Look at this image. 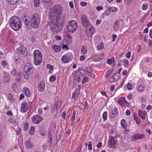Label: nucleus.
I'll return each mask as SVG.
<instances>
[{
    "label": "nucleus",
    "instance_id": "79ce46f5",
    "mask_svg": "<svg viewBox=\"0 0 152 152\" xmlns=\"http://www.w3.org/2000/svg\"><path fill=\"white\" fill-rule=\"evenodd\" d=\"M35 132V128L34 127L32 126L31 127L29 132V133L31 135H32Z\"/></svg>",
    "mask_w": 152,
    "mask_h": 152
},
{
    "label": "nucleus",
    "instance_id": "2f4dec72",
    "mask_svg": "<svg viewBox=\"0 0 152 152\" xmlns=\"http://www.w3.org/2000/svg\"><path fill=\"white\" fill-rule=\"evenodd\" d=\"M121 124L123 128L126 129L127 126V123L123 119L121 120Z\"/></svg>",
    "mask_w": 152,
    "mask_h": 152
},
{
    "label": "nucleus",
    "instance_id": "c85d7f7f",
    "mask_svg": "<svg viewBox=\"0 0 152 152\" xmlns=\"http://www.w3.org/2000/svg\"><path fill=\"white\" fill-rule=\"evenodd\" d=\"M146 87V86L144 85H140L138 88V91L140 92H143L145 90Z\"/></svg>",
    "mask_w": 152,
    "mask_h": 152
},
{
    "label": "nucleus",
    "instance_id": "a19ab883",
    "mask_svg": "<svg viewBox=\"0 0 152 152\" xmlns=\"http://www.w3.org/2000/svg\"><path fill=\"white\" fill-rule=\"evenodd\" d=\"M108 10H110V12H116L117 11V9L115 7H110L108 9Z\"/></svg>",
    "mask_w": 152,
    "mask_h": 152
},
{
    "label": "nucleus",
    "instance_id": "f704fd0d",
    "mask_svg": "<svg viewBox=\"0 0 152 152\" xmlns=\"http://www.w3.org/2000/svg\"><path fill=\"white\" fill-rule=\"evenodd\" d=\"M67 57L65 54L63 56L62 58V61L64 63H67L69 62V61L67 60Z\"/></svg>",
    "mask_w": 152,
    "mask_h": 152
},
{
    "label": "nucleus",
    "instance_id": "7ed1b4c3",
    "mask_svg": "<svg viewBox=\"0 0 152 152\" xmlns=\"http://www.w3.org/2000/svg\"><path fill=\"white\" fill-rule=\"evenodd\" d=\"M24 72L23 75L26 80H28L30 77L32 75L34 71L33 67L32 65L29 63H27L24 68Z\"/></svg>",
    "mask_w": 152,
    "mask_h": 152
},
{
    "label": "nucleus",
    "instance_id": "a18cd8bd",
    "mask_svg": "<svg viewBox=\"0 0 152 152\" xmlns=\"http://www.w3.org/2000/svg\"><path fill=\"white\" fill-rule=\"evenodd\" d=\"M148 4L145 3L144 4L142 5V9L143 10H145L147 9L148 8Z\"/></svg>",
    "mask_w": 152,
    "mask_h": 152
},
{
    "label": "nucleus",
    "instance_id": "e2e57ef3",
    "mask_svg": "<svg viewBox=\"0 0 152 152\" xmlns=\"http://www.w3.org/2000/svg\"><path fill=\"white\" fill-rule=\"evenodd\" d=\"M62 48L63 49H66L67 50L69 49L68 45H62Z\"/></svg>",
    "mask_w": 152,
    "mask_h": 152
},
{
    "label": "nucleus",
    "instance_id": "4d7b16f0",
    "mask_svg": "<svg viewBox=\"0 0 152 152\" xmlns=\"http://www.w3.org/2000/svg\"><path fill=\"white\" fill-rule=\"evenodd\" d=\"M86 57L85 56H80V60L81 61H83L85 59Z\"/></svg>",
    "mask_w": 152,
    "mask_h": 152
},
{
    "label": "nucleus",
    "instance_id": "f257e3e1",
    "mask_svg": "<svg viewBox=\"0 0 152 152\" xmlns=\"http://www.w3.org/2000/svg\"><path fill=\"white\" fill-rule=\"evenodd\" d=\"M62 8L61 6L55 5L49 14L46 26L53 32L57 33L63 29L65 19L61 18Z\"/></svg>",
    "mask_w": 152,
    "mask_h": 152
},
{
    "label": "nucleus",
    "instance_id": "9d476101",
    "mask_svg": "<svg viewBox=\"0 0 152 152\" xmlns=\"http://www.w3.org/2000/svg\"><path fill=\"white\" fill-rule=\"evenodd\" d=\"M145 138V135L143 133H136L132 137V140L133 141H137L138 140H142Z\"/></svg>",
    "mask_w": 152,
    "mask_h": 152
},
{
    "label": "nucleus",
    "instance_id": "8fccbe9b",
    "mask_svg": "<svg viewBox=\"0 0 152 152\" xmlns=\"http://www.w3.org/2000/svg\"><path fill=\"white\" fill-rule=\"evenodd\" d=\"M11 75L14 76L16 73V70L15 69H13L11 72Z\"/></svg>",
    "mask_w": 152,
    "mask_h": 152
},
{
    "label": "nucleus",
    "instance_id": "ea45409f",
    "mask_svg": "<svg viewBox=\"0 0 152 152\" xmlns=\"http://www.w3.org/2000/svg\"><path fill=\"white\" fill-rule=\"evenodd\" d=\"M46 67L48 68L49 69V72L50 73H52V72L51 71H52L53 69V66L51 65L48 64L47 65Z\"/></svg>",
    "mask_w": 152,
    "mask_h": 152
},
{
    "label": "nucleus",
    "instance_id": "1a4fd4ad",
    "mask_svg": "<svg viewBox=\"0 0 152 152\" xmlns=\"http://www.w3.org/2000/svg\"><path fill=\"white\" fill-rule=\"evenodd\" d=\"M116 144L115 137L113 136L109 137L107 143L108 146L110 148H115Z\"/></svg>",
    "mask_w": 152,
    "mask_h": 152
},
{
    "label": "nucleus",
    "instance_id": "5701e85b",
    "mask_svg": "<svg viewBox=\"0 0 152 152\" xmlns=\"http://www.w3.org/2000/svg\"><path fill=\"white\" fill-rule=\"evenodd\" d=\"M61 47L60 45H53L52 46V49L56 52H60L61 50Z\"/></svg>",
    "mask_w": 152,
    "mask_h": 152
},
{
    "label": "nucleus",
    "instance_id": "b1692460",
    "mask_svg": "<svg viewBox=\"0 0 152 152\" xmlns=\"http://www.w3.org/2000/svg\"><path fill=\"white\" fill-rule=\"evenodd\" d=\"M45 83L43 82H40L38 86V90L40 91H43L45 88Z\"/></svg>",
    "mask_w": 152,
    "mask_h": 152
},
{
    "label": "nucleus",
    "instance_id": "4468645a",
    "mask_svg": "<svg viewBox=\"0 0 152 152\" xmlns=\"http://www.w3.org/2000/svg\"><path fill=\"white\" fill-rule=\"evenodd\" d=\"M23 20L25 23L26 28L27 29L30 28L31 26L30 20L31 19L26 15H24L22 18Z\"/></svg>",
    "mask_w": 152,
    "mask_h": 152
},
{
    "label": "nucleus",
    "instance_id": "20e7f679",
    "mask_svg": "<svg viewBox=\"0 0 152 152\" xmlns=\"http://www.w3.org/2000/svg\"><path fill=\"white\" fill-rule=\"evenodd\" d=\"M33 56L34 57V64L36 66L39 65L41 63L42 59V55L41 52L38 50H36L34 52Z\"/></svg>",
    "mask_w": 152,
    "mask_h": 152
},
{
    "label": "nucleus",
    "instance_id": "6ab92c4d",
    "mask_svg": "<svg viewBox=\"0 0 152 152\" xmlns=\"http://www.w3.org/2000/svg\"><path fill=\"white\" fill-rule=\"evenodd\" d=\"M138 114L142 119L145 120L146 118L147 113L146 111L140 110L138 111Z\"/></svg>",
    "mask_w": 152,
    "mask_h": 152
},
{
    "label": "nucleus",
    "instance_id": "2eb2a0df",
    "mask_svg": "<svg viewBox=\"0 0 152 152\" xmlns=\"http://www.w3.org/2000/svg\"><path fill=\"white\" fill-rule=\"evenodd\" d=\"M121 75L120 73H116L114 74L112 77L110 78V82L113 83L118 81L120 79Z\"/></svg>",
    "mask_w": 152,
    "mask_h": 152
},
{
    "label": "nucleus",
    "instance_id": "ddd939ff",
    "mask_svg": "<svg viewBox=\"0 0 152 152\" xmlns=\"http://www.w3.org/2000/svg\"><path fill=\"white\" fill-rule=\"evenodd\" d=\"M118 103L123 107H127L129 106V104L126 100L124 97H122L118 100Z\"/></svg>",
    "mask_w": 152,
    "mask_h": 152
},
{
    "label": "nucleus",
    "instance_id": "e433bc0d",
    "mask_svg": "<svg viewBox=\"0 0 152 152\" xmlns=\"http://www.w3.org/2000/svg\"><path fill=\"white\" fill-rule=\"evenodd\" d=\"M56 79V77L54 75H53L49 78L50 81L51 82H54Z\"/></svg>",
    "mask_w": 152,
    "mask_h": 152
},
{
    "label": "nucleus",
    "instance_id": "58836bf2",
    "mask_svg": "<svg viewBox=\"0 0 152 152\" xmlns=\"http://www.w3.org/2000/svg\"><path fill=\"white\" fill-rule=\"evenodd\" d=\"M134 119L136 121V123L137 124H139L140 123V118L137 115H134Z\"/></svg>",
    "mask_w": 152,
    "mask_h": 152
},
{
    "label": "nucleus",
    "instance_id": "de8ad7c7",
    "mask_svg": "<svg viewBox=\"0 0 152 152\" xmlns=\"http://www.w3.org/2000/svg\"><path fill=\"white\" fill-rule=\"evenodd\" d=\"M79 72H80V74L81 75H83L84 74H85L86 73V70L83 69H80L79 70Z\"/></svg>",
    "mask_w": 152,
    "mask_h": 152
},
{
    "label": "nucleus",
    "instance_id": "dca6fc26",
    "mask_svg": "<svg viewBox=\"0 0 152 152\" xmlns=\"http://www.w3.org/2000/svg\"><path fill=\"white\" fill-rule=\"evenodd\" d=\"M28 104L27 102H23L21 103L20 107L21 112L22 113H26L28 110Z\"/></svg>",
    "mask_w": 152,
    "mask_h": 152
},
{
    "label": "nucleus",
    "instance_id": "052dcab7",
    "mask_svg": "<svg viewBox=\"0 0 152 152\" xmlns=\"http://www.w3.org/2000/svg\"><path fill=\"white\" fill-rule=\"evenodd\" d=\"M69 7L71 8H73L74 7V5L73 4V1H71L69 2Z\"/></svg>",
    "mask_w": 152,
    "mask_h": 152
},
{
    "label": "nucleus",
    "instance_id": "f3484780",
    "mask_svg": "<svg viewBox=\"0 0 152 152\" xmlns=\"http://www.w3.org/2000/svg\"><path fill=\"white\" fill-rule=\"evenodd\" d=\"M104 57V55L103 54H100L94 56L93 60L95 61H99L102 60Z\"/></svg>",
    "mask_w": 152,
    "mask_h": 152
},
{
    "label": "nucleus",
    "instance_id": "49530a36",
    "mask_svg": "<svg viewBox=\"0 0 152 152\" xmlns=\"http://www.w3.org/2000/svg\"><path fill=\"white\" fill-rule=\"evenodd\" d=\"M34 2L35 6L36 7H38L39 4V0H34Z\"/></svg>",
    "mask_w": 152,
    "mask_h": 152
},
{
    "label": "nucleus",
    "instance_id": "bb28decb",
    "mask_svg": "<svg viewBox=\"0 0 152 152\" xmlns=\"http://www.w3.org/2000/svg\"><path fill=\"white\" fill-rule=\"evenodd\" d=\"M81 52L83 54H86L87 52V46L85 45H82L81 48Z\"/></svg>",
    "mask_w": 152,
    "mask_h": 152
},
{
    "label": "nucleus",
    "instance_id": "a211bd4d",
    "mask_svg": "<svg viewBox=\"0 0 152 152\" xmlns=\"http://www.w3.org/2000/svg\"><path fill=\"white\" fill-rule=\"evenodd\" d=\"M81 21L83 25L84 26H86L89 25H91L89 20L85 16H82Z\"/></svg>",
    "mask_w": 152,
    "mask_h": 152
},
{
    "label": "nucleus",
    "instance_id": "680f3d73",
    "mask_svg": "<svg viewBox=\"0 0 152 152\" xmlns=\"http://www.w3.org/2000/svg\"><path fill=\"white\" fill-rule=\"evenodd\" d=\"M38 113L39 115H41L43 113L42 110L41 108H39L38 110Z\"/></svg>",
    "mask_w": 152,
    "mask_h": 152
},
{
    "label": "nucleus",
    "instance_id": "09e8293b",
    "mask_svg": "<svg viewBox=\"0 0 152 152\" xmlns=\"http://www.w3.org/2000/svg\"><path fill=\"white\" fill-rule=\"evenodd\" d=\"M88 149L90 150H91L92 149V142L91 141H90L88 142Z\"/></svg>",
    "mask_w": 152,
    "mask_h": 152
},
{
    "label": "nucleus",
    "instance_id": "aec40b11",
    "mask_svg": "<svg viewBox=\"0 0 152 152\" xmlns=\"http://www.w3.org/2000/svg\"><path fill=\"white\" fill-rule=\"evenodd\" d=\"M62 105V104L61 102L57 101L53 105V109L52 111H56L57 109L60 108Z\"/></svg>",
    "mask_w": 152,
    "mask_h": 152
},
{
    "label": "nucleus",
    "instance_id": "39448f33",
    "mask_svg": "<svg viewBox=\"0 0 152 152\" xmlns=\"http://www.w3.org/2000/svg\"><path fill=\"white\" fill-rule=\"evenodd\" d=\"M40 16L37 13L32 14L31 19V25L34 28H37L40 21Z\"/></svg>",
    "mask_w": 152,
    "mask_h": 152
},
{
    "label": "nucleus",
    "instance_id": "774afa93",
    "mask_svg": "<svg viewBox=\"0 0 152 152\" xmlns=\"http://www.w3.org/2000/svg\"><path fill=\"white\" fill-rule=\"evenodd\" d=\"M101 22V21L100 19H97L96 21V25H98L100 24Z\"/></svg>",
    "mask_w": 152,
    "mask_h": 152
},
{
    "label": "nucleus",
    "instance_id": "72a5a7b5",
    "mask_svg": "<svg viewBox=\"0 0 152 152\" xmlns=\"http://www.w3.org/2000/svg\"><path fill=\"white\" fill-rule=\"evenodd\" d=\"M67 58V60L69 61H71L73 58V56L71 53H67L66 54Z\"/></svg>",
    "mask_w": 152,
    "mask_h": 152
},
{
    "label": "nucleus",
    "instance_id": "69168bd1",
    "mask_svg": "<svg viewBox=\"0 0 152 152\" xmlns=\"http://www.w3.org/2000/svg\"><path fill=\"white\" fill-rule=\"evenodd\" d=\"M66 112L64 111L63 112L62 115V118L64 119H65L66 118Z\"/></svg>",
    "mask_w": 152,
    "mask_h": 152
},
{
    "label": "nucleus",
    "instance_id": "473e14b6",
    "mask_svg": "<svg viewBox=\"0 0 152 152\" xmlns=\"http://www.w3.org/2000/svg\"><path fill=\"white\" fill-rule=\"evenodd\" d=\"M104 47L103 43L102 42L97 46V48L98 50L101 51L104 49Z\"/></svg>",
    "mask_w": 152,
    "mask_h": 152
},
{
    "label": "nucleus",
    "instance_id": "cd10ccee",
    "mask_svg": "<svg viewBox=\"0 0 152 152\" xmlns=\"http://www.w3.org/2000/svg\"><path fill=\"white\" fill-rule=\"evenodd\" d=\"M120 61L124 64V65L126 67L128 66L129 65V60L126 59H124L120 60Z\"/></svg>",
    "mask_w": 152,
    "mask_h": 152
},
{
    "label": "nucleus",
    "instance_id": "7c9ffc66",
    "mask_svg": "<svg viewBox=\"0 0 152 152\" xmlns=\"http://www.w3.org/2000/svg\"><path fill=\"white\" fill-rule=\"evenodd\" d=\"M39 133L40 135L42 136H44L46 134L47 132L45 131L44 128L42 127L40 129Z\"/></svg>",
    "mask_w": 152,
    "mask_h": 152
},
{
    "label": "nucleus",
    "instance_id": "864d4df0",
    "mask_svg": "<svg viewBox=\"0 0 152 152\" xmlns=\"http://www.w3.org/2000/svg\"><path fill=\"white\" fill-rule=\"evenodd\" d=\"M42 1L45 4L50 3H52L53 0H42Z\"/></svg>",
    "mask_w": 152,
    "mask_h": 152
},
{
    "label": "nucleus",
    "instance_id": "13d9d810",
    "mask_svg": "<svg viewBox=\"0 0 152 152\" xmlns=\"http://www.w3.org/2000/svg\"><path fill=\"white\" fill-rule=\"evenodd\" d=\"M131 55V53L130 51H129L126 54V56L128 58H129L130 57Z\"/></svg>",
    "mask_w": 152,
    "mask_h": 152
},
{
    "label": "nucleus",
    "instance_id": "bf43d9fd",
    "mask_svg": "<svg viewBox=\"0 0 152 152\" xmlns=\"http://www.w3.org/2000/svg\"><path fill=\"white\" fill-rule=\"evenodd\" d=\"M127 87L128 89L129 90H132V85L130 83H128L127 84Z\"/></svg>",
    "mask_w": 152,
    "mask_h": 152
},
{
    "label": "nucleus",
    "instance_id": "338daca9",
    "mask_svg": "<svg viewBox=\"0 0 152 152\" xmlns=\"http://www.w3.org/2000/svg\"><path fill=\"white\" fill-rule=\"evenodd\" d=\"M126 114L128 116L130 115L131 114L130 111L129 110H127L126 111Z\"/></svg>",
    "mask_w": 152,
    "mask_h": 152
},
{
    "label": "nucleus",
    "instance_id": "a878e982",
    "mask_svg": "<svg viewBox=\"0 0 152 152\" xmlns=\"http://www.w3.org/2000/svg\"><path fill=\"white\" fill-rule=\"evenodd\" d=\"M48 137V142L49 143V146L50 147L52 145V136L51 132H50L49 133Z\"/></svg>",
    "mask_w": 152,
    "mask_h": 152
},
{
    "label": "nucleus",
    "instance_id": "0e129e2a",
    "mask_svg": "<svg viewBox=\"0 0 152 152\" xmlns=\"http://www.w3.org/2000/svg\"><path fill=\"white\" fill-rule=\"evenodd\" d=\"M112 37H113V41L114 42L115 40V39L117 37L116 35L115 34H113L112 35Z\"/></svg>",
    "mask_w": 152,
    "mask_h": 152
},
{
    "label": "nucleus",
    "instance_id": "4c0bfd02",
    "mask_svg": "<svg viewBox=\"0 0 152 152\" xmlns=\"http://www.w3.org/2000/svg\"><path fill=\"white\" fill-rule=\"evenodd\" d=\"M107 111L105 112L102 115L104 121H106L107 119Z\"/></svg>",
    "mask_w": 152,
    "mask_h": 152
},
{
    "label": "nucleus",
    "instance_id": "f03ea898",
    "mask_svg": "<svg viewBox=\"0 0 152 152\" xmlns=\"http://www.w3.org/2000/svg\"><path fill=\"white\" fill-rule=\"evenodd\" d=\"M10 27L15 31H18L21 28L22 23L20 19L17 16H14L10 18Z\"/></svg>",
    "mask_w": 152,
    "mask_h": 152
},
{
    "label": "nucleus",
    "instance_id": "9b49d317",
    "mask_svg": "<svg viewBox=\"0 0 152 152\" xmlns=\"http://www.w3.org/2000/svg\"><path fill=\"white\" fill-rule=\"evenodd\" d=\"M124 22L122 19H119L116 21L114 23L113 26V30L117 31L121 26H123Z\"/></svg>",
    "mask_w": 152,
    "mask_h": 152
},
{
    "label": "nucleus",
    "instance_id": "6e6d98bb",
    "mask_svg": "<svg viewBox=\"0 0 152 152\" xmlns=\"http://www.w3.org/2000/svg\"><path fill=\"white\" fill-rule=\"evenodd\" d=\"M96 10L98 11L102 10L103 9V7L102 6H98L96 7Z\"/></svg>",
    "mask_w": 152,
    "mask_h": 152
},
{
    "label": "nucleus",
    "instance_id": "393cba45",
    "mask_svg": "<svg viewBox=\"0 0 152 152\" xmlns=\"http://www.w3.org/2000/svg\"><path fill=\"white\" fill-rule=\"evenodd\" d=\"M25 145L26 148L29 149L32 146V144L31 142L28 140L25 142Z\"/></svg>",
    "mask_w": 152,
    "mask_h": 152
},
{
    "label": "nucleus",
    "instance_id": "f8f14e48",
    "mask_svg": "<svg viewBox=\"0 0 152 152\" xmlns=\"http://www.w3.org/2000/svg\"><path fill=\"white\" fill-rule=\"evenodd\" d=\"M43 120L42 117L38 115H34L32 119V121L33 123L39 124L40 122Z\"/></svg>",
    "mask_w": 152,
    "mask_h": 152
},
{
    "label": "nucleus",
    "instance_id": "c03bdc74",
    "mask_svg": "<svg viewBox=\"0 0 152 152\" xmlns=\"http://www.w3.org/2000/svg\"><path fill=\"white\" fill-rule=\"evenodd\" d=\"M74 80L77 81L78 83H80L81 82V80L80 77L78 75H76L74 76Z\"/></svg>",
    "mask_w": 152,
    "mask_h": 152
},
{
    "label": "nucleus",
    "instance_id": "3c124183",
    "mask_svg": "<svg viewBox=\"0 0 152 152\" xmlns=\"http://www.w3.org/2000/svg\"><path fill=\"white\" fill-rule=\"evenodd\" d=\"M86 70H87V72L90 73H91L92 72V68L91 66H87L86 68Z\"/></svg>",
    "mask_w": 152,
    "mask_h": 152
},
{
    "label": "nucleus",
    "instance_id": "423d86ee",
    "mask_svg": "<svg viewBox=\"0 0 152 152\" xmlns=\"http://www.w3.org/2000/svg\"><path fill=\"white\" fill-rule=\"evenodd\" d=\"M77 26V23L75 20H72L68 22L67 26L68 32L70 33H74L76 30Z\"/></svg>",
    "mask_w": 152,
    "mask_h": 152
},
{
    "label": "nucleus",
    "instance_id": "5fc2aeb1",
    "mask_svg": "<svg viewBox=\"0 0 152 152\" xmlns=\"http://www.w3.org/2000/svg\"><path fill=\"white\" fill-rule=\"evenodd\" d=\"M80 5L82 7H85L87 5V3L85 1H81L80 2Z\"/></svg>",
    "mask_w": 152,
    "mask_h": 152
},
{
    "label": "nucleus",
    "instance_id": "37998d69",
    "mask_svg": "<svg viewBox=\"0 0 152 152\" xmlns=\"http://www.w3.org/2000/svg\"><path fill=\"white\" fill-rule=\"evenodd\" d=\"M89 79V78L88 77L86 76H84L82 80V83L84 84L86 82H88Z\"/></svg>",
    "mask_w": 152,
    "mask_h": 152
},
{
    "label": "nucleus",
    "instance_id": "603ef678",
    "mask_svg": "<svg viewBox=\"0 0 152 152\" xmlns=\"http://www.w3.org/2000/svg\"><path fill=\"white\" fill-rule=\"evenodd\" d=\"M19 0H10V4H15L17 3Z\"/></svg>",
    "mask_w": 152,
    "mask_h": 152
},
{
    "label": "nucleus",
    "instance_id": "c756f323",
    "mask_svg": "<svg viewBox=\"0 0 152 152\" xmlns=\"http://www.w3.org/2000/svg\"><path fill=\"white\" fill-rule=\"evenodd\" d=\"M115 58L114 57H112L110 58H108L107 60V62L108 64L109 65L111 64L112 63H114L115 62Z\"/></svg>",
    "mask_w": 152,
    "mask_h": 152
},
{
    "label": "nucleus",
    "instance_id": "0eeeda50",
    "mask_svg": "<svg viewBox=\"0 0 152 152\" xmlns=\"http://www.w3.org/2000/svg\"><path fill=\"white\" fill-rule=\"evenodd\" d=\"M86 34L88 37H91L95 32L94 28L92 25H89L86 27Z\"/></svg>",
    "mask_w": 152,
    "mask_h": 152
},
{
    "label": "nucleus",
    "instance_id": "4be33fe9",
    "mask_svg": "<svg viewBox=\"0 0 152 152\" xmlns=\"http://www.w3.org/2000/svg\"><path fill=\"white\" fill-rule=\"evenodd\" d=\"M118 109L117 107H115L114 110H112L110 113V116L113 118L117 114Z\"/></svg>",
    "mask_w": 152,
    "mask_h": 152
},
{
    "label": "nucleus",
    "instance_id": "c9c22d12",
    "mask_svg": "<svg viewBox=\"0 0 152 152\" xmlns=\"http://www.w3.org/2000/svg\"><path fill=\"white\" fill-rule=\"evenodd\" d=\"M29 122L27 121L25 122L23 125V129L24 130H27L28 129Z\"/></svg>",
    "mask_w": 152,
    "mask_h": 152
},
{
    "label": "nucleus",
    "instance_id": "412c9836",
    "mask_svg": "<svg viewBox=\"0 0 152 152\" xmlns=\"http://www.w3.org/2000/svg\"><path fill=\"white\" fill-rule=\"evenodd\" d=\"M24 94L28 97H30L31 96V93L29 89L27 87H24L23 89Z\"/></svg>",
    "mask_w": 152,
    "mask_h": 152
},
{
    "label": "nucleus",
    "instance_id": "6e6552de",
    "mask_svg": "<svg viewBox=\"0 0 152 152\" xmlns=\"http://www.w3.org/2000/svg\"><path fill=\"white\" fill-rule=\"evenodd\" d=\"M16 52L19 55L22 57H26L28 53L26 48L23 46L18 48L16 50Z\"/></svg>",
    "mask_w": 152,
    "mask_h": 152
}]
</instances>
